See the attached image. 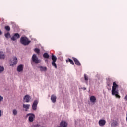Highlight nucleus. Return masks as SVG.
I'll return each mask as SVG.
<instances>
[{
    "label": "nucleus",
    "mask_w": 127,
    "mask_h": 127,
    "mask_svg": "<svg viewBox=\"0 0 127 127\" xmlns=\"http://www.w3.org/2000/svg\"><path fill=\"white\" fill-rule=\"evenodd\" d=\"M119 85L117 84L115 82L113 83V86L112 88V95L113 96H115L116 98H118V99H121V96L119 95Z\"/></svg>",
    "instance_id": "f257e3e1"
},
{
    "label": "nucleus",
    "mask_w": 127,
    "mask_h": 127,
    "mask_svg": "<svg viewBox=\"0 0 127 127\" xmlns=\"http://www.w3.org/2000/svg\"><path fill=\"white\" fill-rule=\"evenodd\" d=\"M20 42L23 45H28L31 41L26 37H22L20 38Z\"/></svg>",
    "instance_id": "f03ea898"
},
{
    "label": "nucleus",
    "mask_w": 127,
    "mask_h": 127,
    "mask_svg": "<svg viewBox=\"0 0 127 127\" xmlns=\"http://www.w3.org/2000/svg\"><path fill=\"white\" fill-rule=\"evenodd\" d=\"M52 65L56 69H57V65H56V60H57V58L54 55L52 54Z\"/></svg>",
    "instance_id": "7ed1b4c3"
},
{
    "label": "nucleus",
    "mask_w": 127,
    "mask_h": 127,
    "mask_svg": "<svg viewBox=\"0 0 127 127\" xmlns=\"http://www.w3.org/2000/svg\"><path fill=\"white\" fill-rule=\"evenodd\" d=\"M28 116H30L29 117V121L31 123H32L34 120V118H35V116L33 114L29 113L27 114V117H28Z\"/></svg>",
    "instance_id": "20e7f679"
},
{
    "label": "nucleus",
    "mask_w": 127,
    "mask_h": 127,
    "mask_svg": "<svg viewBox=\"0 0 127 127\" xmlns=\"http://www.w3.org/2000/svg\"><path fill=\"white\" fill-rule=\"evenodd\" d=\"M20 37V35L18 33H15L14 35L11 38V40L13 41H15L16 39H18Z\"/></svg>",
    "instance_id": "39448f33"
},
{
    "label": "nucleus",
    "mask_w": 127,
    "mask_h": 127,
    "mask_svg": "<svg viewBox=\"0 0 127 127\" xmlns=\"http://www.w3.org/2000/svg\"><path fill=\"white\" fill-rule=\"evenodd\" d=\"M32 60L33 62H34L35 63H39L40 62V61L38 60V58H37L35 54L33 55Z\"/></svg>",
    "instance_id": "423d86ee"
},
{
    "label": "nucleus",
    "mask_w": 127,
    "mask_h": 127,
    "mask_svg": "<svg viewBox=\"0 0 127 127\" xmlns=\"http://www.w3.org/2000/svg\"><path fill=\"white\" fill-rule=\"evenodd\" d=\"M12 59L13 62H12V64H10V66H14V65H16L17 63V58H16V57H13Z\"/></svg>",
    "instance_id": "0eeeda50"
},
{
    "label": "nucleus",
    "mask_w": 127,
    "mask_h": 127,
    "mask_svg": "<svg viewBox=\"0 0 127 127\" xmlns=\"http://www.w3.org/2000/svg\"><path fill=\"white\" fill-rule=\"evenodd\" d=\"M37 105H38V101L35 100L32 105V109L34 111H35L37 108Z\"/></svg>",
    "instance_id": "6e6552de"
},
{
    "label": "nucleus",
    "mask_w": 127,
    "mask_h": 127,
    "mask_svg": "<svg viewBox=\"0 0 127 127\" xmlns=\"http://www.w3.org/2000/svg\"><path fill=\"white\" fill-rule=\"evenodd\" d=\"M99 125L100 127H104L106 125V120L104 119H101L98 122Z\"/></svg>",
    "instance_id": "1a4fd4ad"
},
{
    "label": "nucleus",
    "mask_w": 127,
    "mask_h": 127,
    "mask_svg": "<svg viewBox=\"0 0 127 127\" xmlns=\"http://www.w3.org/2000/svg\"><path fill=\"white\" fill-rule=\"evenodd\" d=\"M60 127H68V123L65 121H62L60 124Z\"/></svg>",
    "instance_id": "9d476101"
},
{
    "label": "nucleus",
    "mask_w": 127,
    "mask_h": 127,
    "mask_svg": "<svg viewBox=\"0 0 127 127\" xmlns=\"http://www.w3.org/2000/svg\"><path fill=\"white\" fill-rule=\"evenodd\" d=\"M72 59L73 61H74L75 64H76V65H77V66H81V63H80V61H79V60H77V58L75 57H72Z\"/></svg>",
    "instance_id": "9b49d317"
},
{
    "label": "nucleus",
    "mask_w": 127,
    "mask_h": 127,
    "mask_svg": "<svg viewBox=\"0 0 127 127\" xmlns=\"http://www.w3.org/2000/svg\"><path fill=\"white\" fill-rule=\"evenodd\" d=\"M31 99V98L30 97V96L28 95H26L24 98V100H25V103H29Z\"/></svg>",
    "instance_id": "f8f14e48"
},
{
    "label": "nucleus",
    "mask_w": 127,
    "mask_h": 127,
    "mask_svg": "<svg viewBox=\"0 0 127 127\" xmlns=\"http://www.w3.org/2000/svg\"><path fill=\"white\" fill-rule=\"evenodd\" d=\"M56 99L57 97L55 95H52L51 97V100L52 103H55L56 102Z\"/></svg>",
    "instance_id": "ddd939ff"
},
{
    "label": "nucleus",
    "mask_w": 127,
    "mask_h": 127,
    "mask_svg": "<svg viewBox=\"0 0 127 127\" xmlns=\"http://www.w3.org/2000/svg\"><path fill=\"white\" fill-rule=\"evenodd\" d=\"M17 70L18 72H22V71H23V66L21 64L19 65L17 67Z\"/></svg>",
    "instance_id": "4468645a"
},
{
    "label": "nucleus",
    "mask_w": 127,
    "mask_h": 127,
    "mask_svg": "<svg viewBox=\"0 0 127 127\" xmlns=\"http://www.w3.org/2000/svg\"><path fill=\"white\" fill-rule=\"evenodd\" d=\"M30 107V105L29 104H23V108H24V109H25L26 112L27 111V110L29 109Z\"/></svg>",
    "instance_id": "2eb2a0df"
},
{
    "label": "nucleus",
    "mask_w": 127,
    "mask_h": 127,
    "mask_svg": "<svg viewBox=\"0 0 127 127\" xmlns=\"http://www.w3.org/2000/svg\"><path fill=\"white\" fill-rule=\"evenodd\" d=\"M118 126V121L116 120H113L111 123V127H115Z\"/></svg>",
    "instance_id": "dca6fc26"
},
{
    "label": "nucleus",
    "mask_w": 127,
    "mask_h": 127,
    "mask_svg": "<svg viewBox=\"0 0 127 127\" xmlns=\"http://www.w3.org/2000/svg\"><path fill=\"white\" fill-rule=\"evenodd\" d=\"M5 58V55L3 52L0 51V59H4Z\"/></svg>",
    "instance_id": "f3484780"
},
{
    "label": "nucleus",
    "mask_w": 127,
    "mask_h": 127,
    "mask_svg": "<svg viewBox=\"0 0 127 127\" xmlns=\"http://www.w3.org/2000/svg\"><path fill=\"white\" fill-rule=\"evenodd\" d=\"M90 102L91 103H95L96 102V97L94 96H92L90 97Z\"/></svg>",
    "instance_id": "a211bd4d"
},
{
    "label": "nucleus",
    "mask_w": 127,
    "mask_h": 127,
    "mask_svg": "<svg viewBox=\"0 0 127 127\" xmlns=\"http://www.w3.org/2000/svg\"><path fill=\"white\" fill-rule=\"evenodd\" d=\"M66 62H70V64H71V65H74V61H73L72 60V59H70V58H68V60H66Z\"/></svg>",
    "instance_id": "6ab92c4d"
},
{
    "label": "nucleus",
    "mask_w": 127,
    "mask_h": 127,
    "mask_svg": "<svg viewBox=\"0 0 127 127\" xmlns=\"http://www.w3.org/2000/svg\"><path fill=\"white\" fill-rule=\"evenodd\" d=\"M40 71H47V68L46 67H43V66H40Z\"/></svg>",
    "instance_id": "aec40b11"
},
{
    "label": "nucleus",
    "mask_w": 127,
    "mask_h": 127,
    "mask_svg": "<svg viewBox=\"0 0 127 127\" xmlns=\"http://www.w3.org/2000/svg\"><path fill=\"white\" fill-rule=\"evenodd\" d=\"M43 57L44 58H47V59H48V58H49V55L47 53H45L43 54Z\"/></svg>",
    "instance_id": "412c9836"
},
{
    "label": "nucleus",
    "mask_w": 127,
    "mask_h": 127,
    "mask_svg": "<svg viewBox=\"0 0 127 127\" xmlns=\"http://www.w3.org/2000/svg\"><path fill=\"white\" fill-rule=\"evenodd\" d=\"M84 80L86 81V84L88 85V81L89 80V77L86 75V74H84Z\"/></svg>",
    "instance_id": "4be33fe9"
},
{
    "label": "nucleus",
    "mask_w": 127,
    "mask_h": 127,
    "mask_svg": "<svg viewBox=\"0 0 127 127\" xmlns=\"http://www.w3.org/2000/svg\"><path fill=\"white\" fill-rule=\"evenodd\" d=\"M12 113L14 116H16V115H17V110L16 109H14L12 111Z\"/></svg>",
    "instance_id": "5701e85b"
},
{
    "label": "nucleus",
    "mask_w": 127,
    "mask_h": 127,
    "mask_svg": "<svg viewBox=\"0 0 127 127\" xmlns=\"http://www.w3.org/2000/svg\"><path fill=\"white\" fill-rule=\"evenodd\" d=\"M106 80H107V82L108 83L107 86H110V84L111 83V78H109L106 79Z\"/></svg>",
    "instance_id": "b1692460"
},
{
    "label": "nucleus",
    "mask_w": 127,
    "mask_h": 127,
    "mask_svg": "<svg viewBox=\"0 0 127 127\" xmlns=\"http://www.w3.org/2000/svg\"><path fill=\"white\" fill-rule=\"evenodd\" d=\"M34 51L36 52L37 54H39V53H40V50L38 48H35L34 49Z\"/></svg>",
    "instance_id": "393cba45"
},
{
    "label": "nucleus",
    "mask_w": 127,
    "mask_h": 127,
    "mask_svg": "<svg viewBox=\"0 0 127 127\" xmlns=\"http://www.w3.org/2000/svg\"><path fill=\"white\" fill-rule=\"evenodd\" d=\"M5 29L7 31H10V27H9V26H6L5 27Z\"/></svg>",
    "instance_id": "a878e982"
},
{
    "label": "nucleus",
    "mask_w": 127,
    "mask_h": 127,
    "mask_svg": "<svg viewBox=\"0 0 127 127\" xmlns=\"http://www.w3.org/2000/svg\"><path fill=\"white\" fill-rule=\"evenodd\" d=\"M5 36L6 38H8V37H9V36H10V34L8 32L5 34Z\"/></svg>",
    "instance_id": "bb28decb"
},
{
    "label": "nucleus",
    "mask_w": 127,
    "mask_h": 127,
    "mask_svg": "<svg viewBox=\"0 0 127 127\" xmlns=\"http://www.w3.org/2000/svg\"><path fill=\"white\" fill-rule=\"evenodd\" d=\"M4 70V68H3V67L0 66V73L3 72Z\"/></svg>",
    "instance_id": "cd10ccee"
},
{
    "label": "nucleus",
    "mask_w": 127,
    "mask_h": 127,
    "mask_svg": "<svg viewBox=\"0 0 127 127\" xmlns=\"http://www.w3.org/2000/svg\"><path fill=\"white\" fill-rule=\"evenodd\" d=\"M3 101V97L0 95V102H2Z\"/></svg>",
    "instance_id": "c85d7f7f"
},
{
    "label": "nucleus",
    "mask_w": 127,
    "mask_h": 127,
    "mask_svg": "<svg viewBox=\"0 0 127 127\" xmlns=\"http://www.w3.org/2000/svg\"><path fill=\"white\" fill-rule=\"evenodd\" d=\"M34 127H40V125L38 124L35 125H34Z\"/></svg>",
    "instance_id": "c756f323"
},
{
    "label": "nucleus",
    "mask_w": 127,
    "mask_h": 127,
    "mask_svg": "<svg viewBox=\"0 0 127 127\" xmlns=\"http://www.w3.org/2000/svg\"><path fill=\"white\" fill-rule=\"evenodd\" d=\"M124 100H125V101H127V94L125 95L124 97Z\"/></svg>",
    "instance_id": "7c9ffc66"
},
{
    "label": "nucleus",
    "mask_w": 127,
    "mask_h": 127,
    "mask_svg": "<svg viewBox=\"0 0 127 127\" xmlns=\"http://www.w3.org/2000/svg\"><path fill=\"white\" fill-rule=\"evenodd\" d=\"M2 116V112H1V110H0V118Z\"/></svg>",
    "instance_id": "2f4dec72"
},
{
    "label": "nucleus",
    "mask_w": 127,
    "mask_h": 127,
    "mask_svg": "<svg viewBox=\"0 0 127 127\" xmlns=\"http://www.w3.org/2000/svg\"><path fill=\"white\" fill-rule=\"evenodd\" d=\"M1 34H2V32L0 30V35H1Z\"/></svg>",
    "instance_id": "473e14b6"
},
{
    "label": "nucleus",
    "mask_w": 127,
    "mask_h": 127,
    "mask_svg": "<svg viewBox=\"0 0 127 127\" xmlns=\"http://www.w3.org/2000/svg\"><path fill=\"white\" fill-rule=\"evenodd\" d=\"M84 90H86V88H84Z\"/></svg>",
    "instance_id": "72a5a7b5"
},
{
    "label": "nucleus",
    "mask_w": 127,
    "mask_h": 127,
    "mask_svg": "<svg viewBox=\"0 0 127 127\" xmlns=\"http://www.w3.org/2000/svg\"><path fill=\"white\" fill-rule=\"evenodd\" d=\"M45 61H47V60H46Z\"/></svg>",
    "instance_id": "f704fd0d"
}]
</instances>
